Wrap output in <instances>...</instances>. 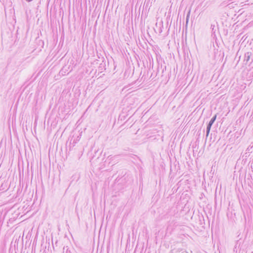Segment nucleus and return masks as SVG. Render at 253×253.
I'll return each mask as SVG.
<instances>
[{"label":"nucleus","instance_id":"obj_1","mask_svg":"<svg viewBox=\"0 0 253 253\" xmlns=\"http://www.w3.org/2000/svg\"><path fill=\"white\" fill-rule=\"evenodd\" d=\"M253 61V54L251 52H248L244 55V62L246 65H249L252 63Z\"/></svg>","mask_w":253,"mask_h":253},{"label":"nucleus","instance_id":"obj_2","mask_svg":"<svg viewBox=\"0 0 253 253\" xmlns=\"http://www.w3.org/2000/svg\"><path fill=\"white\" fill-rule=\"evenodd\" d=\"M163 22L162 21H160L159 22H157L156 24V27L158 30V32L159 33L161 34L163 30L162 28H163Z\"/></svg>","mask_w":253,"mask_h":253},{"label":"nucleus","instance_id":"obj_3","mask_svg":"<svg viewBox=\"0 0 253 253\" xmlns=\"http://www.w3.org/2000/svg\"><path fill=\"white\" fill-rule=\"evenodd\" d=\"M69 70V71L68 72V74L72 70V68L70 69V67H67L66 66H64L62 69L61 70L60 73H61L62 75H64V73H66V72H68Z\"/></svg>","mask_w":253,"mask_h":253},{"label":"nucleus","instance_id":"obj_4","mask_svg":"<svg viewBox=\"0 0 253 253\" xmlns=\"http://www.w3.org/2000/svg\"><path fill=\"white\" fill-rule=\"evenodd\" d=\"M216 119V115H215L210 120L209 124H208L207 127L211 128L212 125L215 122Z\"/></svg>","mask_w":253,"mask_h":253},{"label":"nucleus","instance_id":"obj_5","mask_svg":"<svg viewBox=\"0 0 253 253\" xmlns=\"http://www.w3.org/2000/svg\"><path fill=\"white\" fill-rule=\"evenodd\" d=\"M175 253H188L186 251L183 250V249H178L176 251Z\"/></svg>","mask_w":253,"mask_h":253},{"label":"nucleus","instance_id":"obj_6","mask_svg":"<svg viewBox=\"0 0 253 253\" xmlns=\"http://www.w3.org/2000/svg\"><path fill=\"white\" fill-rule=\"evenodd\" d=\"M118 158V155H116V156H109L108 157V159L109 160H113V159H115Z\"/></svg>","mask_w":253,"mask_h":253},{"label":"nucleus","instance_id":"obj_7","mask_svg":"<svg viewBox=\"0 0 253 253\" xmlns=\"http://www.w3.org/2000/svg\"><path fill=\"white\" fill-rule=\"evenodd\" d=\"M211 128H210V127H207V129H206V136L207 137H208L209 136V134L210 130H211Z\"/></svg>","mask_w":253,"mask_h":253},{"label":"nucleus","instance_id":"obj_8","mask_svg":"<svg viewBox=\"0 0 253 253\" xmlns=\"http://www.w3.org/2000/svg\"><path fill=\"white\" fill-rule=\"evenodd\" d=\"M239 178H246V175H239Z\"/></svg>","mask_w":253,"mask_h":253},{"label":"nucleus","instance_id":"obj_9","mask_svg":"<svg viewBox=\"0 0 253 253\" xmlns=\"http://www.w3.org/2000/svg\"><path fill=\"white\" fill-rule=\"evenodd\" d=\"M66 253H71V251L67 249L66 250Z\"/></svg>","mask_w":253,"mask_h":253},{"label":"nucleus","instance_id":"obj_10","mask_svg":"<svg viewBox=\"0 0 253 253\" xmlns=\"http://www.w3.org/2000/svg\"><path fill=\"white\" fill-rule=\"evenodd\" d=\"M251 169H252V171L253 172V163L251 164Z\"/></svg>","mask_w":253,"mask_h":253},{"label":"nucleus","instance_id":"obj_11","mask_svg":"<svg viewBox=\"0 0 253 253\" xmlns=\"http://www.w3.org/2000/svg\"><path fill=\"white\" fill-rule=\"evenodd\" d=\"M27 1L30 2L32 1L33 0H26Z\"/></svg>","mask_w":253,"mask_h":253},{"label":"nucleus","instance_id":"obj_12","mask_svg":"<svg viewBox=\"0 0 253 253\" xmlns=\"http://www.w3.org/2000/svg\"><path fill=\"white\" fill-rule=\"evenodd\" d=\"M76 143V142H75V140H74V141H73V144H74V143Z\"/></svg>","mask_w":253,"mask_h":253},{"label":"nucleus","instance_id":"obj_13","mask_svg":"<svg viewBox=\"0 0 253 253\" xmlns=\"http://www.w3.org/2000/svg\"><path fill=\"white\" fill-rule=\"evenodd\" d=\"M249 177H248V179H249V176L251 177V175H248Z\"/></svg>","mask_w":253,"mask_h":253},{"label":"nucleus","instance_id":"obj_14","mask_svg":"<svg viewBox=\"0 0 253 253\" xmlns=\"http://www.w3.org/2000/svg\"><path fill=\"white\" fill-rule=\"evenodd\" d=\"M247 150H249H249H250V149H249V148H247Z\"/></svg>","mask_w":253,"mask_h":253},{"label":"nucleus","instance_id":"obj_15","mask_svg":"<svg viewBox=\"0 0 253 253\" xmlns=\"http://www.w3.org/2000/svg\"><path fill=\"white\" fill-rule=\"evenodd\" d=\"M175 213V210L174 211V214H174Z\"/></svg>","mask_w":253,"mask_h":253}]
</instances>
